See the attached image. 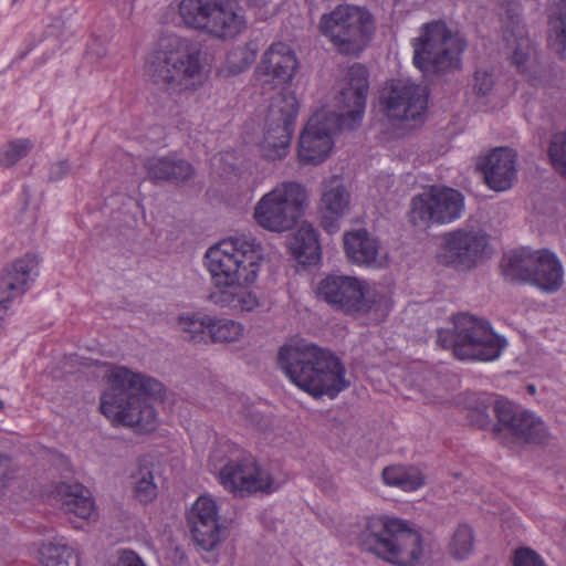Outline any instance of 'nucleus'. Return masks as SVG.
I'll return each instance as SVG.
<instances>
[{
	"label": "nucleus",
	"instance_id": "1",
	"mask_svg": "<svg viewBox=\"0 0 566 566\" xmlns=\"http://www.w3.org/2000/svg\"><path fill=\"white\" fill-rule=\"evenodd\" d=\"M263 249L249 234H235L220 240L205 253V266L212 289L209 301L216 306L237 312H253L260 306L250 291L261 271Z\"/></svg>",
	"mask_w": 566,
	"mask_h": 566
},
{
	"label": "nucleus",
	"instance_id": "2",
	"mask_svg": "<svg viewBox=\"0 0 566 566\" xmlns=\"http://www.w3.org/2000/svg\"><path fill=\"white\" fill-rule=\"evenodd\" d=\"M348 83L337 97L338 112L321 108L312 115L298 140L297 158L302 165H318L325 161L334 148L337 130L356 128L364 116L369 88L365 66L349 67Z\"/></svg>",
	"mask_w": 566,
	"mask_h": 566
},
{
	"label": "nucleus",
	"instance_id": "3",
	"mask_svg": "<svg viewBox=\"0 0 566 566\" xmlns=\"http://www.w3.org/2000/svg\"><path fill=\"white\" fill-rule=\"evenodd\" d=\"M106 389L99 409L113 424L149 432L156 428L157 412L149 402L164 394V385L146 374L125 366L109 365L105 373Z\"/></svg>",
	"mask_w": 566,
	"mask_h": 566
},
{
	"label": "nucleus",
	"instance_id": "4",
	"mask_svg": "<svg viewBox=\"0 0 566 566\" xmlns=\"http://www.w3.org/2000/svg\"><path fill=\"white\" fill-rule=\"evenodd\" d=\"M277 365L292 384L314 398H336L350 386L346 368L331 350L302 339L281 346Z\"/></svg>",
	"mask_w": 566,
	"mask_h": 566
},
{
	"label": "nucleus",
	"instance_id": "5",
	"mask_svg": "<svg viewBox=\"0 0 566 566\" xmlns=\"http://www.w3.org/2000/svg\"><path fill=\"white\" fill-rule=\"evenodd\" d=\"M350 533L364 552L396 566H416L424 555L420 528L399 516H363L352 525Z\"/></svg>",
	"mask_w": 566,
	"mask_h": 566
},
{
	"label": "nucleus",
	"instance_id": "6",
	"mask_svg": "<svg viewBox=\"0 0 566 566\" xmlns=\"http://www.w3.org/2000/svg\"><path fill=\"white\" fill-rule=\"evenodd\" d=\"M146 70L155 83L176 93L198 91L210 73L199 44L177 34L159 39Z\"/></svg>",
	"mask_w": 566,
	"mask_h": 566
},
{
	"label": "nucleus",
	"instance_id": "7",
	"mask_svg": "<svg viewBox=\"0 0 566 566\" xmlns=\"http://www.w3.org/2000/svg\"><path fill=\"white\" fill-rule=\"evenodd\" d=\"M410 44L415 66L422 73L437 74L460 70L468 48L464 34L444 20L421 24Z\"/></svg>",
	"mask_w": 566,
	"mask_h": 566
},
{
	"label": "nucleus",
	"instance_id": "8",
	"mask_svg": "<svg viewBox=\"0 0 566 566\" xmlns=\"http://www.w3.org/2000/svg\"><path fill=\"white\" fill-rule=\"evenodd\" d=\"M316 295L336 311L357 317L384 319L390 310L387 293L377 284L349 275H328L316 287Z\"/></svg>",
	"mask_w": 566,
	"mask_h": 566
},
{
	"label": "nucleus",
	"instance_id": "9",
	"mask_svg": "<svg viewBox=\"0 0 566 566\" xmlns=\"http://www.w3.org/2000/svg\"><path fill=\"white\" fill-rule=\"evenodd\" d=\"M453 327V331L440 329L437 342L443 348H452L460 359L494 360L506 346V340L496 335L486 321L473 315H454Z\"/></svg>",
	"mask_w": 566,
	"mask_h": 566
},
{
	"label": "nucleus",
	"instance_id": "10",
	"mask_svg": "<svg viewBox=\"0 0 566 566\" xmlns=\"http://www.w3.org/2000/svg\"><path fill=\"white\" fill-rule=\"evenodd\" d=\"M318 29L337 52L357 55L368 46L376 24L366 8L343 3L321 15Z\"/></svg>",
	"mask_w": 566,
	"mask_h": 566
},
{
	"label": "nucleus",
	"instance_id": "11",
	"mask_svg": "<svg viewBox=\"0 0 566 566\" xmlns=\"http://www.w3.org/2000/svg\"><path fill=\"white\" fill-rule=\"evenodd\" d=\"M501 266L505 277L525 282L544 294L557 293L565 282L562 261L547 249L522 248L510 252Z\"/></svg>",
	"mask_w": 566,
	"mask_h": 566
},
{
	"label": "nucleus",
	"instance_id": "12",
	"mask_svg": "<svg viewBox=\"0 0 566 566\" xmlns=\"http://www.w3.org/2000/svg\"><path fill=\"white\" fill-rule=\"evenodd\" d=\"M306 188L295 181L277 184L264 193L254 206L253 218L263 229L286 232L294 228L307 202Z\"/></svg>",
	"mask_w": 566,
	"mask_h": 566
},
{
	"label": "nucleus",
	"instance_id": "13",
	"mask_svg": "<svg viewBox=\"0 0 566 566\" xmlns=\"http://www.w3.org/2000/svg\"><path fill=\"white\" fill-rule=\"evenodd\" d=\"M428 99L427 86L410 78H394L384 87L380 105L388 122L407 132L424 123Z\"/></svg>",
	"mask_w": 566,
	"mask_h": 566
},
{
	"label": "nucleus",
	"instance_id": "14",
	"mask_svg": "<svg viewBox=\"0 0 566 566\" xmlns=\"http://www.w3.org/2000/svg\"><path fill=\"white\" fill-rule=\"evenodd\" d=\"M300 103L296 94L283 92L274 97L268 108L258 144L260 156L269 161L281 160L290 151Z\"/></svg>",
	"mask_w": 566,
	"mask_h": 566
},
{
	"label": "nucleus",
	"instance_id": "15",
	"mask_svg": "<svg viewBox=\"0 0 566 566\" xmlns=\"http://www.w3.org/2000/svg\"><path fill=\"white\" fill-rule=\"evenodd\" d=\"M219 482L229 493L245 497L254 494H271L284 483L269 468L252 457L228 461L219 471Z\"/></svg>",
	"mask_w": 566,
	"mask_h": 566
},
{
	"label": "nucleus",
	"instance_id": "16",
	"mask_svg": "<svg viewBox=\"0 0 566 566\" xmlns=\"http://www.w3.org/2000/svg\"><path fill=\"white\" fill-rule=\"evenodd\" d=\"M463 208L464 198L460 191L432 186L412 198L409 219L415 226L421 227L449 223L461 217Z\"/></svg>",
	"mask_w": 566,
	"mask_h": 566
},
{
	"label": "nucleus",
	"instance_id": "17",
	"mask_svg": "<svg viewBox=\"0 0 566 566\" xmlns=\"http://www.w3.org/2000/svg\"><path fill=\"white\" fill-rule=\"evenodd\" d=\"M248 28L245 11L238 0H209L199 28L217 40H233Z\"/></svg>",
	"mask_w": 566,
	"mask_h": 566
},
{
	"label": "nucleus",
	"instance_id": "18",
	"mask_svg": "<svg viewBox=\"0 0 566 566\" xmlns=\"http://www.w3.org/2000/svg\"><path fill=\"white\" fill-rule=\"evenodd\" d=\"M298 69L300 61L293 48L286 42L275 41L261 55L254 74L264 84L280 87L290 85Z\"/></svg>",
	"mask_w": 566,
	"mask_h": 566
},
{
	"label": "nucleus",
	"instance_id": "19",
	"mask_svg": "<svg viewBox=\"0 0 566 566\" xmlns=\"http://www.w3.org/2000/svg\"><path fill=\"white\" fill-rule=\"evenodd\" d=\"M219 507L210 495H201L188 512L187 521L195 543L205 552H212L224 539Z\"/></svg>",
	"mask_w": 566,
	"mask_h": 566
},
{
	"label": "nucleus",
	"instance_id": "20",
	"mask_svg": "<svg viewBox=\"0 0 566 566\" xmlns=\"http://www.w3.org/2000/svg\"><path fill=\"white\" fill-rule=\"evenodd\" d=\"M488 245L485 233L475 228H460L443 237V245L438 254L442 264L471 266Z\"/></svg>",
	"mask_w": 566,
	"mask_h": 566
},
{
	"label": "nucleus",
	"instance_id": "21",
	"mask_svg": "<svg viewBox=\"0 0 566 566\" xmlns=\"http://www.w3.org/2000/svg\"><path fill=\"white\" fill-rule=\"evenodd\" d=\"M494 412L500 424L517 439L543 443L548 437L547 428L539 417L507 399H497Z\"/></svg>",
	"mask_w": 566,
	"mask_h": 566
},
{
	"label": "nucleus",
	"instance_id": "22",
	"mask_svg": "<svg viewBox=\"0 0 566 566\" xmlns=\"http://www.w3.org/2000/svg\"><path fill=\"white\" fill-rule=\"evenodd\" d=\"M494 412L500 424L517 439L543 443L548 437L547 428L539 417L507 399H497Z\"/></svg>",
	"mask_w": 566,
	"mask_h": 566
},
{
	"label": "nucleus",
	"instance_id": "23",
	"mask_svg": "<svg viewBox=\"0 0 566 566\" xmlns=\"http://www.w3.org/2000/svg\"><path fill=\"white\" fill-rule=\"evenodd\" d=\"M506 54L517 71L532 81L537 73L536 49L518 15H511L503 31Z\"/></svg>",
	"mask_w": 566,
	"mask_h": 566
},
{
	"label": "nucleus",
	"instance_id": "24",
	"mask_svg": "<svg viewBox=\"0 0 566 566\" xmlns=\"http://www.w3.org/2000/svg\"><path fill=\"white\" fill-rule=\"evenodd\" d=\"M516 157L513 149L500 147L481 158L479 167L491 189L506 191L512 188L517 178Z\"/></svg>",
	"mask_w": 566,
	"mask_h": 566
},
{
	"label": "nucleus",
	"instance_id": "25",
	"mask_svg": "<svg viewBox=\"0 0 566 566\" xmlns=\"http://www.w3.org/2000/svg\"><path fill=\"white\" fill-rule=\"evenodd\" d=\"M350 193L340 176L334 175L323 181L321 197L322 224L334 233L338 230V221L349 213Z\"/></svg>",
	"mask_w": 566,
	"mask_h": 566
},
{
	"label": "nucleus",
	"instance_id": "26",
	"mask_svg": "<svg viewBox=\"0 0 566 566\" xmlns=\"http://www.w3.org/2000/svg\"><path fill=\"white\" fill-rule=\"evenodd\" d=\"M343 244L345 254L353 264L374 268L381 265L379 242L366 229L346 231Z\"/></svg>",
	"mask_w": 566,
	"mask_h": 566
},
{
	"label": "nucleus",
	"instance_id": "27",
	"mask_svg": "<svg viewBox=\"0 0 566 566\" xmlns=\"http://www.w3.org/2000/svg\"><path fill=\"white\" fill-rule=\"evenodd\" d=\"M56 494L61 501L62 510L70 517L74 516L88 521L97 516L92 494L83 484L61 483L56 488Z\"/></svg>",
	"mask_w": 566,
	"mask_h": 566
},
{
	"label": "nucleus",
	"instance_id": "28",
	"mask_svg": "<svg viewBox=\"0 0 566 566\" xmlns=\"http://www.w3.org/2000/svg\"><path fill=\"white\" fill-rule=\"evenodd\" d=\"M38 260L32 254L15 260L8 266L0 281L2 293L17 297L25 293L36 275Z\"/></svg>",
	"mask_w": 566,
	"mask_h": 566
},
{
	"label": "nucleus",
	"instance_id": "29",
	"mask_svg": "<svg viewBox=\"0 0 566 566\" xmlns=\"http://www.w3.org/2000/svg\"><path fill=\"white\" fill-rule=\"evenodd\" d=\"M145 168L151 180L180 182L189 179L193 174L192 166L175 156L153 157L146 160Z\"/></svg>",
	"mask_w": 566,
	"mask_h": 566
},
{
	"label": "nucleus",
	"instance_id": "30",
	"mask_svg": "<svg viewBox=\"0 0 566 566\" xmlns=\"http://www.w3.org/2000/svg\"><path fill=\"white\" fill-rule=\"evenodd\" d=\"M293 256L302 264L316 263L321 258L317 232L311 223L303 222L289 241Z\"/></svg>",
	"mask_w": 566,
	"mask_h": 566
},
{
	"label": "nucleus",
	"instance_id": "31",
	"mask_svg": "<svg viewBox=\"0 0 566 566\" xmlns=\"http://www.w3.org/2000/svg\"><path fill=\"white\" fill-rule=\"evenodd\" d=\"M382 482L405 492H415L426 484L422 471L412 465H389L382 470Z\"/></svg>",
	"mask_w": 566,
	"mask_h": 566
},
{
	"label": "nucleus",
	"instance_id": "32",
	"mask_svg": "<svg viewBox=\"0 0 566 566\" xmlns=\"http://www.w3.org/2000/svg\"><path fill=\"white\" fill-rule=\"evenodd\" d=\"M211 315L203 312H187L178 316L177 327L185 340L193 344L209 343Z\"/></svg>",
	"mask_w": 566,
	"mask_h": 566
},
{
	"label": "nucleus",
	"instance_id": "33",
	"mask_svg": "<svg viewBox=\"0 0 566 566\" xmlns=\"http://www.w3.org/2000/svg\"><path fill=\"white\" fill-rule=\"evenodd\" d=\"M549 48L563 60H566V0H557L548 21Z\"/></svg>",
	"mask_w": 566,
	"mask_h": 566
},
{
	"label": "nucleus",
	"instance_id": "34",
	"mask_svg": "<svg viewBox=\"0 0 566 566\" xmlns=\"http://www.w3.org/2000/svg\"><path fill=\"white\" fill-rule=\"evenodd\" d=\"M74 557V548L64 537L43 542L36 551V558L43 566H70Z\"/></svg>",
	"mask_w": 566,
	"mask_h": 566
},
{
	"label": "nucleus",
	"instance_id": "35",
	"mask_svg": "<svg viewBox=\"0 0 566 566\" xmlns=\"http://www.w3.org/2000/svg\"><path fill=\"white\" fill-rule=\"evenodd\" d=\"M244 332L245 327L241 322L211 316L209 342L214 344L237 343L242 339Z\"/></svg>",
	"mask_w": 566,
	"mask_h": 566
},
{
	"label": "nucleus",
	"instance_id": "36",
	"mask_svg": "<svg viewBox=\"0 0 566 566\" xmlns=\"http://www.w3.org/2000/svg\"><path fill=\"white\" fill-rule=\"evenodd\" d=\"M475 535L473 528L468 524H459L452 533L448 553L458 560L469 558L474 552Z\"/></svg>",
	"mask_w": 566,
	"mask_h": 566
},
{
	"label": "nucleus",
	"instance_id": "37",
	"mask_svg": "<svg viewBox=\"0 0 566 566\" xmlns=\"http://www.w3.org/2000/svg\"><path fill=\"white\" fill-rule=\"evenodd\" d=\"M254 59L255 52L249 45L235 46L227 54L220 72L224 76L238 75L249 69Z\"/></svg>",
	"mask_w": 566,
	"mask_h": 566
},
{
	"label": "nucleus",
	"instance_id": "38",
	"mask_svg": "<svg viewBox=\"0 0 566 566\" xmlns=\"http://www.w3.org/2000/svg\"><path fill=\"white\" fill-rule=\"evenodd\" d=\"M130 479L133 493L139 502L148 503L157 496V485L154 482L153 472L148 468H139Z\"/></svg>",
	"mask_w": 566,
	"mask_h": 566
},
{
	"label": "nucleus",
	"instance_id": "39",
	"mask_svg": "<svg viewBox=\"0 0 566 566\" xmlns=\"http://www.w3.org/2000/svg\"><path fill=\"white\" fill-rule=\"evenodd\" d=\"M208 2L209 0H179L177 13L188 29L199 31Z\"/></svg>",
	"mask_w": 566,
	"mask_h": 566
},
{
	"label": "nucleus",
	"instance_id": "40",
	"mask_svg": "<svg viewBox=\"0 0 566 566\" xmlns=\"http://www.w3.org/2000/svg\"><path fill=\"white\" fill-rule=\"evenodd\" d=\"M34 143L30 138H15L8 142L0 150V165L12 167L28 156L33 149Z\"/></svg>",
	"mask_w": 566,
	"mask_h": 566
},
{
	"label": "nucleus",
	"instance_id": "41",
	"mask_svg": "<svg viewBox=\"0 0 566 566\" xmlns=\"http://www.w3.org/2000/svg\"><path fill=\"white\" fill-rule=\"evenodd\" d=\"M548 156L555 170L566 179V130L552 137Z\"/></svg>",
	"mask_w": 566,
	"mask_h": 566
},
{
	"label": "nucleus",
	"instance_id": "42",
	"mask_svg": "<svg viewBox=\"0 0 566 566\" xmlns=\"http://www.w3.org/2000/svg\"><path fill=\"white\" fill-rule=\"evenodd\" d=\"M472 401L475 403L468 409V419L471 423L480 429H485L491 424V418L488 413V409L490 402L484 398H472Z\"/></svg>",
	"mask_w": 566,
	"mask_h": 566
},
{
	"label": "nucleus",
	"instance_id": "43",
	"mask_svg": "<svg viewBox=\"0 0 566 566\" xmlns=\"http://www.w3.org/2000/svg\"><path fill=\"white\" fill-rule=\"evenodd\" d=\"M513 566H547L543 557L528 547H520L512 556Z\"/></svg>",
	"mask_w": 566,
	"mask_h": 566
},
{
	"label": "nucleus",
	"instance_id": "44",
	"mask_svg": "<svg viewBox=\"0 0 566 566\" xmlns=\"http://www.w3.org/2000/svg\"><path fill=\"white\" fill-rule=\"evenodd\" d=\"M494 76L486 70H478L474 75L473 90L480 96H489L494 88Z\"/></svg>",
	"mask_w": 566,
	"mask_h": 566
},
{
	"label": "nucleus",
	"instance_id": "45",
	"mask_svg": "<svg viewBox=\"0 0 566 566\" xmlns=\"http://www.w3.org/2000/svg\"><path fill=\"white\" fill-rule=\"evenodd\" d=\"M114 566H146V564L134 551L123 549L118 552V557Z\"/></svg>",
	"mask_w": 566,
	"mask_h": 566
},
{
	"label": "nucleus",
	"instance_id": "46",
	"mask_svg": "<svg viewBox=\"0 0 566 566\" xmlns=\"http://www.w3.org/2000/svg\"><path fill=\"white\" fill-rule=\"evenodd\" d=\"M70 169V164L66 160L60 161L52 168V177L55 179L61 178L64 174H66Z\"/></svg>",
	"mask_w": 566,
	"mask_h": 566
},
{
	"label": "nucleus",
	"instance_id": "47",
	"mask_svg": "<svg viewBox=\"0 0 566 566\" xmlns=\"http://www.w3.org/2000/svg\"><path fill=\"white\" fill-rule=\"evenodd\" d=\"M12 298L13 297H11L10 295H7V297L0 300V328L2 327L3 321L8 315L10 301Z\"/></svg>",
	"mask_w": 566,
	"mask_h": 566
},
{
	"label": "nucleus",
	"instance_id": "48",
	"mask_svg": "<svg viewBox=\"0 0 566 566\" xmlns=\"http://www.w3.org/2000/svg\"><path fill=\"white\" fill-rule=\"evenodd\" d=\"M8 468V460L6 457L0 454V491L4 486V478Z\"/></svg>",
	"mask_w": 566,
	"mask_h": 566
},
{
	"label": "nucleus",
	"instance_id": "49",
	"mask_svg": "<svg viewBox=\"0 0 566 566\" xmlns=\"http://www.w3.org/2000/svg\"><path fill=\"white\" fill-rule=\"evenodd\" d=\"M527 388L531 394L535 392V387L533 385H530Z\"/></svg>",
	"mask_w": 566,
	"mask_h": 566
},
{
	"label": "nucleus",
	"instance_id": "50",
	"mask_svg": "<svg viewBox=\"0 0 566 566\" xmlns=\"http://www.w3.org/2000/svg\"><path fill=\"white\" fill-rule=\"evenodd\" d=\"M4 408L3 401L0 399V411Z\"/></svg>",
	"mask_w": 566,
	"mask_h": 566
}]
</instances>
